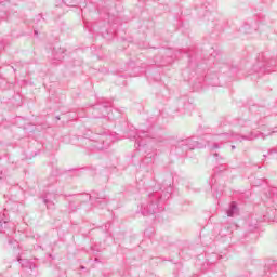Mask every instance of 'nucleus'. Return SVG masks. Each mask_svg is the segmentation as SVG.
<instances>
[{
  "instance_id": "obj_23",
  "label": "nucleus",
  "mask_w": 277,
  "mask_h": 277,
  "mask_svg": "<svg viewBox=\"0 0 277 277\" xmlns=\"http://www.w3.org/2000/svg\"><path fill=\"white\" fill-rule=\"evenodd\" d=\"M267 157V155H264V158H266Z\"/></svg>"
},
{
  "instance_id": "obj_19",
  "label": "nucleus",
  "mask_w": 277,
  "mask_h": 277,
  "mask_svg": "<svg viewBox=\"0 0 277 277\" xmlns=\"http://www.w3.org/2000/svg\"><path fill=\"white\" fill-rule=\"evenodd\" d=\"M274 133H276V131H272V132L268 133L267 135H274Z\"/></svg>"
},
{
  "instance_id": "obj_12",
  "label": "nucleus",
  "mask_w": 277,
  "mask_h": 277,
  "mask_svg": "<svg viewBox=\"0 0 277 277\" xmlns=\"http://www.w3.org/2000/svg\"><path fill=\"white\" fill-rule=\"evenodd\" d=\"M184 109H187V110H189V109H194V105H192V104L187 103V104H185Z\"/></svg>"
},
{
  "instance_id": "obj_22",
  "label": "nucleus",
  "mask_w": 277,
  "mask_h": 277,
  "mask_svg": "<svg viewBox=\"0 0 277 277\" xmlns=\"http://www.w3.org/2000/svg\"><path fill=\"white\" fill-rule=\"evenodd\" d=\"M214 157H217V154H214Z\"/></svg>"
},
{
  "instance_id": "obj_18",
  "label": "nucleus",
  "mask_w": 277,
  "mask_h": 277,
  "mask_svg": "<svg viewBox=\"0 0 277 277\" xmlns=\"http://www.w3.org/2000/svg\"><path fill=\"white\" fill-rule=\"evenodd\" d=\"M102 109H103L104 111H107V106H102Z\"/></svg>"
},
{
  "instance_id": "obj_5",
  "label": "nucleus",
  "mask_w": 277,
  "mask_h": 277,
  "mask_svg": "<svg viewBox=\"0 0 277 277\" xmlns=\"http://www.w3.org/2000/svg\"><path fill=\"white\" fill-rule=\"evenodd\" d=\"M89 200H91L92 202H95V205L101 207V209H104V207H107V195L103 193L93 192L89 196Z\"/></svg>"
},
{
  "instance_id": "obj_10",
  "label": "nucleus",
  "mask_w": 277,
  "mask_h": 277,
  "mask_svg": "<svg viewBox=\"0 0 277 277\" xmlns=\"http://www.w3.org/2000/svg\"><path fill=\"white\" fill-rule=\"evenodd\" d=\"M43 202L47 209H55V203L53 202V200H51V197H49V195L44 196Z\"/></svg>"
},
{
  "instance_id": "obj_6",
  "label": "nucleus",
  "mask_w": 277,
  "mask_h": 277,
  "mask_svg": "<svg viewBox=\"0 0 277 277\" xmlns=\"http://www.w3.org/2000/svg\"><path fill=\"white\" fill-rule=\"evenodd\" d=\"M129 137L130 140H136L138 146H142V141L140 140H144V137H148V132L132 131Z\"/></svg>"
},
{
  "instance_id": "obj_8",
  "label": "nucleus",
  "mask_w": 277,
  "mask_h": 277,
  "mask_svg": "<svg viewBox=\"0 0 277 277\" xmlns=\"http://www.w3.org/2000/svg\"><path fill=\"white\" fill-rule=\"evenodd\" d=\"M65 53H66V50L64 48L53 49L54 60H57V62H62V60H64Z\"/></svg>"
},
{
  "instance_id": "obj_13",
  "label": "nucleus",
  "mask_w": 277,
  "mask_h": 277,
  "mask_svg": "<svg viewBox=\"0 0 277 277\" xmlns=\"http://www.w3.org/2000/svg\"><path fill=\"white\" fill-rule=\"evenodd\" d=\"M269 269H271V272H277V263L271 265Z\"/></svg>"
},
{
  "instance_id": "obj_15",
  "label": "nucleus",
  "mask_w": 277,
  "mask_h": 277,
  "mask_svg": "<svg viewBox=\"0 0 277 277\" xmlns=\"http://www.w3.org/2000/svg\"><path fill=\"white\" fill-rule=\"evenodd\" d=\"M14 243H16V240H14V239H9V246H14Z\"/></svg>"
},
{
  "instance_id": "obj_21",
  "label": "nucleus",
  "mask_w": 277,
  "mask_h": 277,
  "mask_svg": "<svg viewBox=\"0 0 277 277\" xmlns=\"http://www.w3.org/2000/svg\"><path fill=\"white\" fill-rule=\"evenodd\" d=\"M232 150H235V145L232 146Z\"/></svg>"
},
{
  "instance_id": "obj_1",
  "label": "nucleus",
  "mask_w": 277,
  "mask_h": 277,
  "mask_svg": "<svg viewBox=\"0 0 277 277\" xmlns=\"http://www.w3.org/2000/svg\"><path fill=\"white\" fill-rule=\"evenodd\" d=\"M159 202H161V194L157 190H149L147 200L142 205L141 211L143 215H155L159 211Z\"/></svg>"
},
{
  "instance_id": "obj_24",
  "label": "nucleus",
  "mask_w": 277,
  "mask_h": 277,
  "mask_svg": "<svg viewBox=\"0 0 277 277\" xmlns=\"http://www.w3.org/2000/svg\"><path fill=\"white\" fill-rule=\"evenodd\" d=\"M96 118H101V116H97Z\"/></svg>"
},
{
  "instance_id": "obj_2",
  "label": "nucleus",
  "mask_w": 277,
  "mask_h": 277,
  "mask_svg": "<svg viewBox=\"0 0 277 277\" xmlns=\"http://www.w3.org/2000/svg\"><path fill=\"white\" fill-rule=\"evenodd\" d=\"M267 135H265L263 132H250L249 134L247 135H239V134H235V133H232V134H228V133H225V134H220L219 135V140L217 142H230V140H233L234 142H241V140H247L249 142H252V140H256L259 137H262V140H265Z\"/></svg>"
},
{
  "instance_id": "obj_7",
  "label": "nucleus",
  "mask_w": 277,
  "mask_h": 277,
  "mask_svg": "<svg viewBox=\"0 0 277 277\" xmlns=\"http://www.w3.org/2000/svg\"><path fill=\"white\" fill-rule=\"evenodd\" d=\"M264 57L265 56H263V54L258 57V65L254 66V70L256 72H261L267 68V61H264V63H261L263 62Z\"/></svg>"
},
{
  "instance_id": "obj_9",
  "label": "nucleus",
  "mask_w": 277,
  "mask_h": 277,
  "mask_svg": "<svg viewBox=\"0 0 277 277\" xmlns=\"http://www.w3.org/2000/svg\"><path fill=\"white\" fill-rule=\"evenodd\" d=\"M239 213V209L237 208V203L233 201L227 210V216L233 217V215H237Z\"/></svg>"
},
{
  "instance_id": "obj_20",
  "label": "nucleus",
  "mask_w": 277,
  "mask_h": 277,
  "mask_svg": "<svg viewBox=\"0 0 277 277\" xmlns=\"http://www.w3.org/2000/svg\"><path fill=\"white\" fill-rule=\"evenodd\" d=\"M35 35L38 36V30H35Z\"/></svg>"
},
{
  "instance_id": "obj_17",
  "label": "nucleus",
  "mask_w": 277,
  "mask_h": 277,
  "mask_svg": "<svg viewBox=\"0 0 277 277\" xmlns=\"http://www.w3.org/2000/svg\"><path fill=\"white\" fill-rule=\"evenodd\" d=\"M0 179H5V174L3 173V171H0Z\"/></svg>"
},
{
  "instance_id": "obj_11",
  "label": "nucleus",
  "mask_w": 277,
  "mask_h": 277,
  "mask_svg": "<svg viewBox=\"0 0 277 277\" xmlns=\"http://www.w3.org/2000/svg\"><path fill=\"white\" fill-rule=\"evenodd\" d=\"M8 224V221H1L0 220V230H3V226Z\"/></svg>"
},
{
  "instance_id": "obj_14",
  "label": "nucleus",
  "mask_w": 277,
  "mask_h": 277,
  "mask_svg": "<svg viewBox=\"0 0 277 277\" xmlns=\"http://www.w3.org/2000/svg\"><path fill=\"white\" fill-rule=\"evenodd\" d=\"M274 153H277L276 148H272V149L268 150V155H274Z\"/></svg>"
},
{
  "instance_id": "obj_3",
  "label": "nucleus",
  "mask_w": 277,
  "mask_h": 277,
  "mask_svg": "<svg viewBox=\"0 0 277 277\" xmlns=\"http://www.w3.org/2000/svg\"><path fill=\"white\" fill-rule=\"evenodd\" d=\"M114 135L104 132L103 134L95 135V138L90 142V145L95 150H106L114 142Z\"/></svg>"
},
{
  "instance_id": "obj_4",
  "label": "nucleus",
  "mask_w": 277,
  "mask_h": 277,
  "mask_svg": "<svg viewBox=\"0 0 277 277\" xmlns=\"http://www.w3.org/2000/svg\"><path fill=\"white\" fill-rule=\"evenodd\" d=\"M176 148H182V150H194V148H201V146L198 142L194 141V138L188 137L177 141Z\"/></svg>"
},
{
  "instance_id": "obj_16",
  "label": "nucleus",
  "mask_w": 277,
  "mask_h": 277,
  "mask_svg": "<svg viewBox=\"0 0 277 277\" xmlns=\"http://www.w3.org/2000/svg\"><path fill=\"white\" fill-rule=\"evenodd\" d=\"M212 148H213V149L220 148V144H219V143H214Z\"/></svg>"
}]
</instances>
